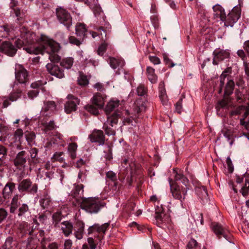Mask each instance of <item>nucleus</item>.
<instances>
[{
    "label": "nucleus",
    "mask_w": 249,
    "mask_h": 249,
    "mask_svg": "<svg viewBox=\"0 0 249 249\" xmlns=\"http://www.w3.org/2000/svg\"><path fill=\"white\" fill-rule=\"evenodd\" d=\"M46 69L49 73L58 78H62L64 77L63 70L61 69L58 65L52 63H48L46 66Z\"/></svg>",
    "instance_id": "obj_14"
},
{
    "label": "nucleus",
    "mask_w": 249,
    "mask_h": 249,
    "mask_svg": "<svg viewBox=\"0 0 249 249\" xmlns=\"http://www.w3.org/2000/svg\"><path fill=\"white\" fill-rule=\"evenodd\" d=\"M29 211L28 206L25 204H22L19 208L18 210V216H22Z\"/></svg>",
    "instance_id": "obj_47"
},
{
    "label": "nucleus",
    "mask_w": 249,
    "mask_h": 249,
    "mask_svg": "<svg viewBox=\"0 0 249 249\" xmlns=\"http://www.w3.org/2000/svg\"><path fill=\"white\" fill-rule=\"evenodd\" d=\"M38 187L36 184L33 183L30 179H25L22 180L18 185L19 192H27L31 194L37 193Z\"/></svg>",
    "instance_id": "obj_9"
},
{
    "label": "nucleus",
    "mask_w": 249,
    "mask_h": 249,
    "mask_svg": "<svg viewBox=\"0 0 249 249\" xmlns=\"http://www.w3.org/2000/svg\"><path fill=\"white\" fill-rule=\"evenodd\" d=\"M40 203L41 206L44 209H45V208H47V207L49 205L50 200L47 198L41 199L40 200Z\"/></svg>",
    "instance_id": "obj_64"
},
{
    "label": "nucleus",
    "mask_w": 249,
    "mask_h": 249,
    "mask_svg": "<svg viewBox=\"0 0 249 249\" xmlns=\"http://www.w3.org/2000/svg\"><path fill=\"white\" fill-rule=\"evenodd\" d=\"M240 192L244 196L248 195L249 192V178H246L244 186L241 188Z\"/></svg>",
    "instance_id": "obj_44"
},
{
    "label": "nucleus",
    "mask_w": 249,
    "mask_h": 249,
    "mask_svg": "<svg viewBox=\"0 0 249 249\" xmlns=\"http://www.w3.org/2000/svg\"><path fill=\"white\" fill-rule=\"evenodd\" d=\"M106 96L100 93H96L94 94L91 99L92 104L98 108H102L104 106Z\"/></svg>",
    "instance_id": "obj_22"
},
{
    "label": "nucleus",
    "mask_w": 249,
    "mask_h": 249,
    "mask_svg": "<svg viewBox=\"0 0 249 249\" xmlns=\"http://www.w3.org/2000/svg\"><path fill=\"white\" fill-rule=\"evenodd\" d=\"M85 108L88 110V111L95 115H98L99 114L98 109H100L93 104L86 106Z\"/></svg>",
    "instance_id": "obj_45"
},
{
    "label": "nucleus",
    "mask_w": 249,
    "mask_h": 249,
    "mask_svg": "<svg viewBox=\"0 0 249 249\" xmlns=\"http://www.w3.org/2000/svg\"><path fill=\"white\" fill-rule=\"evenodd\" d=\"M193 217H194V220L196 224L198 223H200V224L201 225L203 224V217L202 213H196L195 215H194Z\"/></svg>",
    "instance_id": "obj_53"
},
{
    "label": "nucleus",
    "mask_w": 249,
    "mask_h": 249,
    "mask_svg": "<svg viewBox=\"0 0 249 249\" xmlns=\"http://www.w3.org/2000/svg\"><path fill=\"white\" fill-rule=\"evenodd\" d=\"M68 102L65 105V110L67 113L75 111L77 105L79 103V100L72 94H69L67 96Z\"/></svg>",
    "instance_id": "obj_13"
},
{
    "label": "nucleus",
    "mask_w": 249,
    "mask_h": 249,
    "mask_svg": "<svg viewBox=\"0 0 249 249\" xmlns=\"http://www.w3.org/2000/svg\"><path fill=\"white\" fill-rule=\"evenodd\" d=\"M39 92L38 89L31 90L28 92V96L30 99H33L34 98L37 96Z\"/></svg>",
    "instance_id": "obj_55"
},
{
    "label": "nucleus",
    "mask_w": 249,
    "mask_h": 249,
    "mask_svg": "<svg viewBox=\"0 0 249 249\" xmlns=\"http://www.w3.org/2000/svg\"><path fill=\"white\" fill-rule=\"evenodd\" d=\"M197 249V243L196 240L192 239L187 245V249Z\"/></svg>",
    "instance_id": "obj_54"
},
{
    "label": "nucleus",
    "mask_w": 249,
    "mask_h": 249,
    "mask_svg": "<svg viewBox=\"0 0 249 249\" xmlns=\"http://www.w3.org/2000/svg\"><path fill=\"white\" fill-rule=\"evenodd\" d=\"M196 192L197 196L201 199L202 203L203 204H207L209 202V199L207 190L205 186H198L196 187Z\"/></svg>",
    "instance_id": "obj_21"
},
{
    "label": "nucleus",
    "mask_w": 249,
    "mask_h": 249,
    "mask_svg": "<svg viewBox=\"0 0 249 249\" xmlns=\"http://www.w3.org/2000/svg\"><path fill=\"white\" fill-rule=\"evenodd\" d=\"M12 28L7 24H4L0 26V37H7L10 32L11 31Z\"/></svg>",
    "instance_id": "obj_36"
},
{
    "label": "nucleus",
    "mask_w": 249,
    "mask_h": 249,
    "mask_svg": "<svg viewBox=\"0 0 249 249\" xmlns=\"http://www.w3.org/2000/svg\"><path fill=\"white\" fill-rule=\"evenodd\" d=\"M20 196L18 195H15L12 198L10 208V213H14L18 208L19 205L18 200Z\"/></svg>",
    "instance_id": "obj_33"
},
{
    "label": "nucleus",
    "mask_w": 249,
    "mask_h": 249,
    "mask_svg": "<svg viewBox=\"0 0 249 249\" xmlns=\"http://www.w3.org/2000/svg\"><path fill=\"white\" fill-rule=\"evenodd\" d=\"M174 172L176 173L175 179L176 180H181L182 184H187L188 179L185 177L181 173H177L175 170H174Z\"/></svg>",
    "instance_id": "obj_42"
},
{
    "label": "nucleus",
    "mask_w": 249,
    "mask_h": 249,
    "mask_svg": "<svg viewBox=\"0 0 249 249\" xmlns=\"http://www.w3.org/2000/svg\"><path fill=\"white\" fill-rule=\"evenodd\" d=\"M88 243L90 247V249H95L96 248V244L94 240L92 237L88 238Z\"/></svg>",
    "instance_id": "obj_63"
},
{
    "label": "nucleus",
    "mask_w": 249,
    "mask_h": 249,
    "mask_svg": "<svg viewBox=\"0 0 249 249\" xmlns=\"http://www.w3.org/2000/svg\"><path fill=\"white\" fill-rule=\"evenodd\" d=\"M212 228L214 233L219 238L223 236L228 241L230 240L231 235L229 231L221 224L217 223H213L212 224Z\"/></svg>",
    "instance_id": "obj_11"
},
{
    "label": "nucleus",
    "mask_w": 249,
    "mask_h": 249,
    "mask_svg": "<svg viewBox=\"0 0 249 249\" xmlns=\"http://www.w3.org/2000/svg\"><path fill=\"white\" fill-rule=\"evenodd\" d=\"M56 126L53 121H50V122L46 124L44 127V131L47 132L48 131L53 130L55 128Z\"/></svg>",
    "instance_id": "obj_57"
},
{
    "label": "nucleus",
    "mask_w": 249,
    "mask_h": 249,
    "mask_svg": "<svg viewBox=\"0 0 249 249\" xmlns=\"http://www.w3.org/2000/svg\"><path fill=\"white\" fill-rule=\"evenodd\" d=\"M42 36V35H41L37 39L36 38V35L35 33L27 31L25 28H22L21 30L20 38H18L15 41V44L17 48H19L23 45H26L28 44H31L34 43L36 41L37 42V44H35L33 46H30V47L38 46V42L40 38ZM27 48H30V47H27ZM26 48H27V47L24 48V50L26 51Z\"/></svg>",
    "instance_id": "obj_4"
},
{
    "label": "nucleus",
    "mask_w": 249,
    "mask_h": 249,
    "mask_svg": "<svg viewBox=\"0 0 249 249\" xmlns=\"http://www.w3.org/2000/svg\"><path fill=\"white\" fill-rule=\"evenodd\" d=\"M0 50L11 56L15 55L17 51V48L9 41L3 42L0 46Z\"/></svg>",
    "instance_id": "obj_16"
},
{
    "label": "nucleus",
    "mask_w": 249,
    "mask_h": 249,
    "mask_svg": "<svg viewBox=\"0 0 249 249\" xmlns=\"http://www.w3.org/2000/svg\"><path fill=\"white\" fill-rule=\"evenodd\" d=\"M1 100L3 101V105L2 106L3 107L5 108L7 107L8 106H9L11 104V101L9 99V97H2L1 98Z\"/></svg>",
    "instance_id": "obj_62"
},
{
    "label": "nucleus",
    "mask_w": 249,
    "mask_h": 249,
    "mask_svg": "<svg viewBox=\"0 0 249 249\" xmlns=\"http://www.w3.org/2000/svg\"><path fill=\"white\" fill-rule=\"evenodd\" d=\"M38 46L26 48V52L30 54H44L46 53L49 55V58L53 62H58L60 57L57 52L59 50V44L48 36H42L39 39Z\"/></svg>",
    "instance_id": "obj_1"
},
{
    "label": "nucleus",
    "mask_w": 249,
    "mask_h": 249,
    "mask_svg": "<svg viewBox=\"0 0 249 249\" xmlns=\"http://www.w3.org/2000/svg\"><path fill=\"white\" fill-rule=\"evenodd\" d=\"M58 227L60 228L62 233L66 237H68L72 234L73 229L72 223L69 221H65L61 223Z\"/></svg>",
    "instance_id": "obj_23"
},
{
    "label": "nucleus",
    "mask_w": 249,
    "mask_h": 249,
    "mask_svg": "<svg viewBox=\"0 0 249 249\" xmlns=\"http://www.w3.org/2000/svg\"><path fill=\"white\" fill-rule=\"evenodd\" d=\"M224 133V136L227 138V141L229 142L230 145H232L233 142V135L231 134V131L227 130L223 131Z\"/></svg>",
    "instance_id": "obj_50"
},
{
    "label": "nucleus",
    "mask_w": 249,
    "mask_h": 249,
    "mask_svg": "<svg viewBox=\"0 0 249 249\" xmlns=\"http://www.w3.org/2000/svg\"><path fill=\"white\" fill-rule=\"evenodd\" d=\"M146 109L145 101L142 99H138L136 100L133 107L134 115L125 119V123L128 124H132L134 120L138 123L139 114L145 111Z\"/></svg>",
    "instance_id": "obj_5"
},
{
    "label": "nucleus",
    "mask_w": 249,
    "mask_h": 249,
    "mask_svg": "<svg viewBox=\"0 0 249 249\" xmlns=\"http://www.w3.org/2000/svg\"><path fill=\"white\" fill-rule=\"evenodd\" d=\"M109 63L110 67L113 69H115L118 67H122L124 64L123 60L114 57H109Z\"/></svg>",
    "instance_id": "obj_32"
},
{
    "label": "nucleus",
    "mask_w": 249,
    "mask_h": 249,
    "mask_svg": "<svg viewBox=\"0 0 249 249\" xmlns=\"http://www.w3.org/2000/svg\"><path fill=\"white\" fill-rule=\"evenodd\" d=\"M106 177L107 178L113 181H115L117 179L116 174L111 171H108L106 173Z\"/></svg>",
    "instance_id": "obj_56"
},
{
    "label": "nucleus",
    "mask_w": 249,
    "mask_h": 249,
    "mask_svg": "<svg viewBox=\"0 0 249 249\" xmlns=\"http://www.w3.org/2000/svg\"><path fill=\"white\" fill-rule=\"evenodd\" d=\"M13 238L12 237H8L6 238L4 244L2 246L3 249H12Z\"/></svg>",
    "instance_id": "obj_49"
},
{
    "label": "nucleus",
    "mask_w": 249,
    "mask_h": 249,
    "mask_svg": "<svg viewBox=\"0 0 249 249\" xmlns=\"http://www.w3.org/2000/svg\"><path fill=\"white\" fill-rule=\"evenodd\" d=\"M56 14L59 22L69 29L72 24V17L70 13L65 9L59 7L56 9Z\"/></svg>",
    "instance_id": "obj_8"
},
{
    "label": "nucleus",
    "mask_w": 249,
    "mask_h": 249,
    "mask_svg": "<svg viewBox=\"0 0 249 249\" xmlns=\"http://www.w3.org/2000/svg\"><path fill=\"white\" fill-rule=\"evenodd\" d=\"M107 45L105 43L101 44L98 50V53L100 55H102L105 52L107 49Z\"/></svg>",
    "instance_id": "obj_61"
},
{
    "label": "nucleus",
    "mask_w": 249,
    "mask_h": 249,
    "mask_svg": "<svg viewBox=\"0 0 249 249\" xmlns=\"http://www.w3.org/2000/svg\"><path fill=\"white\" fill-rule=\"evenodd\" d=\"M56 108V104L54 101H48L44 102L40 113L42 116H48L53 112Z\"/></svg>",
    "instance_id": "obj_17"
},
{
    "label": "nucleus",
    "mask_w": 249,
    "mask_h": 249,
    "mask_svg": "<svg viewBox=\"0 0 249 249\" xmlns=\"http://www.w3.org/2000/svg\"><path fill=\"white\" fill-rule=\"evenodd\" d=\"M64 152H56L53 156V159L54 160H57L59 162H63L65 161V159L62 156L64 155Z\"/></svg>",
    "instance_id": "obj_51"
},
{
    "label": "nucleus",
    "mask_w": 249,
    "mask_h": 249,
    "mask_svg": "<svg viewBox=\"0 0 249 249\" xmlns=\"http://www.w3.org/2000/svg\"><path fill=\"white\" fill-rule=\"evenodd\" d=\"M109 225V223H105L102 225L98 224H95V230L98 233L105 234Z\"/></svg>",
    "instance_id": "obj_40"
},
{
    "label": "nucleus",
    "mask_w": 249,
    "mask_h": 249,
    "mask_svg": "<svg viewBox=\"0 0 249 249\" xmlns=\"http://www.w3.org/2000/svg\"><path fill=\"white\" fill-rule=\"evenodd\" d=\"M25 137L29 145H32L34 143V140L36 138V135L34 132H27L25 134Z\"/></svg>",
    "instance_id": "obj_46"
},
{
    "label": "nucleus",
    "mask_w": 249,
    "mask_h": 249,
    "mask_svg": "<svg viewBox=\"0 0 249 249\" xmlns=\"http://www.w3.org/2000/svg\"><path fill=\"white\" fill-rule=\"evenodd\" d=\"M228 106V102L225 99H223L218 102L216 107L217 109L220 108L227 107Z\"/></svg>",
    "instance_id": "obj_58"
},
{
    "label": "nucleus",
    "mask_w": 249,
    "mask_h": 249,
    "mask_svg": "<svg viewBox=\"0 0 249 249\" xmlns=\"http://www.w3.org/2000/svg\"><path fill=\"white\" fill-rule=\"evenodd\" d=\"M163 84H160V93L159 97L163 105H165L168 102V98L166 95V92L165 88L162 87Z\"/></svg>",
    "instance_id": "obj_35"
},
{
    "label": "nucleus",
    "mask_w": 249,
    "mask_h": 249,
    "mask_svg": "<svg viewBox=\"0 0 249 249\" xmlns=\"http://www.w3.org/2000/svg\"><path fill=\"white\" fill-rule=\"evenodd\" d=\"M119 101L117 100H111L107 104L105 107V111L107 113H109L114 110L119 105Z\"/></svg>",
    "instance_id": "obj_29"
},
{
    "label": "nucleus",
    "mask_w": 249,
    "mask_h": 249,
    "mask_svg": "<svg viewBox=\"0 0 249 249\" xmlns=\"http://www.w3.org/2000/svg\"><path fill=\"white\" fill-rule=\"evenodd\" d=\"M214 57L213 63V65H217L218 62L222 61L230 56V53L226 50L215 51L213 52Z\"/></svg>",
    "instance_id": "obj_20"
},
{
    "label": "nucleus",
    "mask_w": 249,
    "mask_h": 249,
    "mask_svg": "<svg viewBox=\"0 0 249 249\" xmlns=\"http://www.w3.org/2000/svg\"><path fill=\"white\" fill-rule=\"evenodd\" d=\"M84 186L82 184L77 185L75 186L74 189L71 192V195L73 197H77L79 195L83 194Z\"/></svg>",
    "instance_id": "obj_39"
},
{
    "label": "nucleus",
    "mask_w": 249,
    "mask_h": 249,
    "mask_svg": "<svg viewBox=\"0 0 249 249\" xmlns=\"http://www.w3.org/2000/svg\"><path fill=\"white\" fill-rule=\"evenodd\" d=\"M15 189V184L13 182H8L4 186L2 190V197L4 199H9L14 190Z\"/></svg>",
    "instance_id": "obj_25"
},
{
    "label": "nucleus",
    "mask_w": 249,
    "mask_h": 249,
    "mask_svg": "<svg viewBox=\"0 0 249 249\" xmlns=\"http://www.w3.org/2000/svg\"><path fill=\"white\" fill-rule=\"evenodd\" d=\"M170 186L173 197L175 199L179 200L181 202L184 201L187 196V191L189 190L187 184L178 183L174 186L170 184Z\"/></svg>",
    "instance_id": "obj_6"
},
{
    "label": "nucleus",
    "mask_w": 249,
    "mask_h": 249,
    "mask_svg": "<svg viewBox=\"0 0 249 249\" xmlns=\"http://www.w3.org/2000/svg\"><path fill=\"white\" fill-rule=\"evenodd\" d=\"M16 80L20 84H26L29 81V74L27 70L21 65L16 66L15 69Z\"/></svg>",
    "instance_id": "obj_12"
},
{
    "label": "nucleus",
    "mask_w": 249,
    "mask_h": 249,
    "mask_svg": "<svg viewBox=\"0 0 249 249\" xmlns=\"http://www.w3.org/2000/svg\"><path fill=\"white\" fill-rule=\"evenodd\" d=\"M137 95L140 96H144L146 95L147 89L143 84H140L136 89Z\"/></svg>",
    "instance_id": "obj_41"
},
{
    "label": "nucleus",
    "mask_w": 249,
    "mask_h": 249,
    "mask_svg": "<svg viewBox=\"0 0 249 249\" xmlns=\"http://www.w3.org/2000/svg\"><path fill=\"white\" fill-rule=\"evenodd\" d=\"M73 62L74 59L72 57H68L61 60L60 65L65 69H70L72 66Z\"/></svg>",
    "instance_id": "obj_34"
},
{
    "label": "nucleus",
    "mask_w": 249,
    "mask_h": 249,
    "mask_svg": "<svg viewBox=\"0 0 249 249\" xmlns=\"http://www.w3.org/2000/svg\"><path fill=\"white\" fill-rule=\"evenodd\" d=\"M29 153L30 154L31 159H29V163L31 164L32 162H36L37 161L36 157L38 153V150L36 148H33L30 150Z\"/></svg>",
    "instance_id": "obj_38"
},
{
    "label": "nucleus",
    "mask_w": 249,
    "mask_h": 249,
    "mask_svg": "<svg viewBox=\"0 0 249 249\" xmlns=\"http://www.w3.org/2000/svg\"><path fill=\"white\" fill-rule=\"evenodd\" d=\"M69 40L70 43L77 46H79L82 43V40L77 39L73 36H70L69 38Z\"/></svg>",
    "instance_id": "obj_52"
},
{
    "label": "nucleus",
    "mask_w": 249,
    "mask_h": 249,
    "mask_svg": "<svg viewBox=\"0 0 249 249\" xmlns=\"http://www.w3.org/2000/svg\"><path fill=\"white\" fill-rule=\"evenodd\" d=\"M89 138L92 142H98L100 145H103L105 143V137L102 130H94L89 135Z\"/></svg>",
    "instance_id": "obj_19"
},
{
    "label": "nucleus",
    "mask_w": 249,
    "mask_h": 249,
    "mask_svg": "<svg viewBox=\"0 0 249 249\" xmlns=\"http://www.w3.org/2000/svg\"><path fill=\"white\" fill-rule=\"evenodd\" d=\"M7 155V149L3 145H0V160L4 158Z\"/></svg>",
    "instance_id": "obj_60"
},
{
    "label": "nucleus",
    "mask_w": 249,
    "mask_h": 249,
    "mask_svg": "<svg viewBox=\"0 0 249 249\" xmlns=\"http://www.w3.org/2000/svg\"><path fill=\"white\" fill-rule=\"evenodd\" d=\"M226 80L227 82L226 84H225V82L224 83V86L222 88V90L224 89V96H229L233 92L235 84L234 81L231 79L227 78Z\"/></svg>",
    "instance_id": "obj_26"
},
{
    "label": "nucleus",
    "mask_w": 249,
    "mask_h": 249,
    "mask_svg": "<svg viewBox=\"0 0 249 249\" xmlns=\"http://www.w3.org/2000/svg\"><path fill=\"white\" fill-rule=\"evenodd\" d=\"M77 144L75 142H71L69 144L68 147V152L72 160L75 159L76 157V150L77 149Z\"/></svg>",
    "instance_id": "obj_30"
},
{
    "label": "nucleus",
    "mask_w": 249,
    "mask_h": 249,
    "mask_svg": "<svg viewBox=\"0 0 249 249\" xmlns=\"http://www.w3.org/2000/svg\"><path fill=\"white\" fill-rule=\"evenodd\" d=\"M77 81L79 85L83 86H87L89 84V80L87 76L83 74L80 75Z\"/></svg>",
    "instance_id": "obj_48"
},
{
    "label": "nucleus",
    "mask_w": 249,
    "mask_h": 249,
    "mask_svg": "<svg viewBox=\"0 0 249 249\" xmlns=\"http://www.w3.org/2000/svg\"><path fill=\"white\" fill-rule=\"evenodd\" d=\"M26 153L25 151H22L18 152L15 159L14 160V164L17 168L21 169L25 166V163L27 162Z\"/></svg>",
    "instance_id": "obj_15"
},
{
    "label": "nucleus",
    "mask_w": 249,
    "mask_h": 249,
    "mask_svg": "<svg viewBox=\"0 0 249 249\" xmlns=\"http://www.w3.org/2000/svg\"><path fill=\"white\" fill-rule=\"evenodd\" d=\"M87 29L86 25L83 23H77L75 25V34L77 36L84 38Z\"/></svg>",
    "instance_id": "obj_27"
},
{
    "label": "nucleus",
    "mask_w": 249,
    "mask_h": 249,
    "mask_svg": "<svg viewBox=\"0 0 249 249\" xmlns=\"http://www.w3.org/2000/svg\"><path fill=\"white\" fill-rule=\"evenodd\" d=\"M161 211H162V210ZM155 218L156 219L157 224L159 227H161L163 224H166L170 221L168 215L162 213L160 210H159L158 212H156Z\"/></svg>",
    "instance_id": "obj_24"
},
{
    "label": "nucleus",
    "mask_w": 249,
    "mask_h": 249,
    "mask_svg": "<svg viewBox=\"0 0 249 249\" xmlns=\"http://www.w3.org/2000/svg\"><path fill=\"white\" fill-rule=\"evenodd\" d=\"M21 96V90H17L16 91L13 92L9 95V99L11 102L16 101L18 99L20 98Z\"/></svg>",
    "instance_id": "obj_43"
},
{
    "label": "nucleus",
    "mask_w": 249,
    "mask_h": 249,
    "mask_svg": "<svg viewBox=\"0 0 249 249\" xmlns=\"http://www.w3.org/2000/svg\"><path fill=\"white\" fill-rule=\"evenodd\" d=\"M244 112V117L240 120V124L244 125L246 128L249 126V105L245 107L243 106H239L234 110L231 112V116L241 114Z\"/></svg>",
    "instance_id": "obj_10"
},
{
    "label": "nucleus",
    "mask_w": 249,
    "mask_h": 249,
    "mask_svg": "<svg viewBox=\"0 0 249 249\" xmlns=\"http://www.w3.org/2000/svg\"><path fill=\"white\" fill-rule=\"evenodd\" d=\"M120 116L119 114L115 113L111 116L107 117V119L104 124L103 127L107 135H115L116 125Z\"/></svg>",
    "instance_id": "obj_7"
},
{
    "label": "nucleus",
    "mask_w": 249,
    "mask_h": 249,
    "mask_svg": "<svg viewBox=\"0 0 249 249\" xmlns=\"http://www.w3.org/2000/svg\"><path fill=\"white\" fill-rule=\"evenodd\" d=\"M231 68H227L221 74L220 76V83L219 85L218 93H221L222 92V88L224 86V83L226 81V77L228 74L231 72Z\"/></svg>",
    "instance_id": "obj_28"
},
{
    "label": "nucleus",
    "mask_w": 249,
    "mask_h": 249,
    "mask_svg": "<svg viewBox=\"0 0 249 249\" xmlns=\"http://www.w3.org/2000/svg\"><path fill=\"white\" fill-rule=\"evenodd\" d=\"M213 9L215 16L224 21V25L226 27H232L241 16V10L239 7L236 6L233 7L227 16H226L224 9L219 5L213 6Z\"/></svg>",
    "instance_id": "obj_2"
},
{
    "label": "nucleus",
    "mask_w": 249,
    "mask_h": 249,
    "mask_svg": "<svg viewBox=\"0 0 249 249\" xmlns=\"http://www.w3.org/2000/svg\"><path fill=\"white\" fill-rule=\"evenodd\" d=\"M7 212L5 209L0 208V223L5 219L7 216Z\"/></svg>",
    "instance_id": "obj_59"
},
{
    "label": "nucleus",
    "mask_w": 249,
    "mask_h": 249,
    "mask_svg": "<svg viewBox=\"0 0 249 249\" xmlns=\"http://www.w3.org/2000/svg\"><path fill=\"white\" fill-rule=\"evenodd\" d=\"M85 224L83 222L77 220L73 226L74 235L77 240L83 238Z\"/></svg>",
    "instance_id": "obj_18"
},
{
    "label": "nucleus",
    "mask_w": 249,
    "mask_h": 249,
    "mask_svg": "<svg viewBox=\"0 0 249 249\" xmlns=\"http://www.w3.org/2000/svg\"><path fill=\"white\" fill-rule=\"evenodd\" d=\"M146 71L147 76L148 80L152 83H156L157 81L158 77L155 73V70L151 67H147Z\"/></svg>",
    "instance_id": "obj_31"
},
{
    "label": "nucleus",
    "mask_w": 249,
    "mask_h": 249,
    "mask_svg": "<svg viewBox=\"0 0 249 249\" xmlns=\"http://www.w3.org/2000/svg\"><path fill=\"white\" fill-rule=\"evenodd\" d=\"M81 199L80 207L86 212L92 214L97 213L105 205V203L96 197H83Z\"/></svg>",
    "instance_id": "obj_3"
},
{
    "label": "nucleus",
    "mask_w": 249,
    "mask_h": 249,
    "mask_svg": "<svg viewBox=\"0 0 249 249\" xmlns=\"http://www.w3.org/2000/svg\"><path fill=\"white\" fill-rule=\"evenodd\" d=\"M52 218L53 220V224L54 225V227H58L60 225L59 222L62 220V218L61 213L57 212L54 213L53 214Z\"/></svg>",
    "instance_id": "obj_37"
}]
</instances>
